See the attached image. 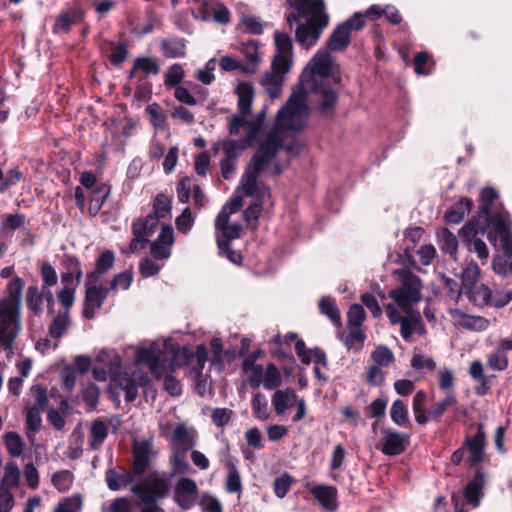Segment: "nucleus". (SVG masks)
<instances>
[{
	"instance_id": "nucleus-1",
	"label": "nucleus",
	"mask_w": 512,
	"mask_h": 512,
	"mask_svg": "<svg viewBox=\"0 0 512 512\" xmlns=\"http://www.w3.org/2000/svg\"><path fill=\"white\" fill-rule=\"evenodd\" d=\"M475 427L477 429L476 433L465 437V445L468 447L469 453L467 459L469 467L473 468L475 471L473 478L468 481L463 489V497L473 508L479 506L484 496L485 473L481 468V464L485 458L487 440L484 423H476Z\"/></svg>"
},
{
	"instance_id": "nucleus-2",
	"label": "nucleus",
	"mask_w": 512,
	"mask_h": 512,
	"mask_svg": "<svg viewBox=\"0 0 512 512\" xmlns=\"http://www.w3.org/2000/svg\"><path fill=\"white\" fill-rule=\"evenodd\" d=\"M295 8L296 12L287 15V22L292 29L294 23H298L300 18L305 19V23L297 26L295 32H320L324 29L329 20L325 12V5L322 0H287Z\"/></svg>"
},
{
	"instance_id": "nucleus-3",
	"label": "nucleus",
	"mask_w": 512,
	"mask_h": 512,
	"mask_svg": "<svg viewBox=\"0 0 512 512\" xmlns=\"http://www.w3.org/2000/svg\"><path fill=\"white\" fill-rule=\"evenodd\" d=\"M393 276H397L400 286L389 292V297L406 315L412 313V308L422 300V280L408 268L395 269Z\"/></svg>"
},
{
	"instance_id": "nucleus-4",
	"label": "nucleus",
	"mask_w": 512,
	"mask_h": 512,
	"mask_svg": "<svg viewBox=\"0 0 512 512\" xmlns=\"http://www.w3.org/2000/svg\"><path fill=\"white\" fill-rule=\"evenodd\" d=\"M172 441L176 444L169 457L172 474L185 475L191 470L190 464L186 460V453L196 445V440L188 428L179 423L173 430Z\"/></svg>"
},
{
	"instance_id": "nucleus-5",
	"label": "nucleus",
	"mask_w": 512,
	"mask_h": 512,
	"mask_svg": "<svg viewBox=\"0 0 512 512\" xmlns=\"http://www.w3.org/2000/svg\"><path fill=\"white\" fill-rule=\"evenodd\" d=\"M131 492L143 505H157L170 492L169 480L158 471L150 473L131 487Z\"/></svg>"
},
{
	"instance_id": "nucleus-6",
	"label": "nucleus",
	"mask_w": 512,
	"mask_h": 512,
	"mask_svg": "<svg viewBox=\"0 0 512 512\" xmlns=\"http://www.w3.org/2000/svg\"><path fill=\"white\" fill-rule=\"evenodd\" d=\"M21 331V311L0 306V349L12 352Z\"/></svg>"
},
{
	"instance_id": "nucleus-7",
	"label": "nucleus",
	"mask_w": 512,
	"mask_h": 512,
	"mask_svg": "<svg viewBox=\"0 0 512 512\" xmlns=\"http://www.w3.org/2000/svg\"><path fill=\"white\" fill-rule=\"evenodd\" d=\"M271 162L256 152L251 157L250 162L241 178V189L245 196H263L262 190H269V188L262 182L258 181L260 173L265 167L269 166Z\"/></svg>"
},
{
	"instance_id": "nucleus-8",
	"label": "nucleus",
	"mask_w": 512,
	"mask_h": 512,
	"mask_svg": "<svg viewBox=\"0 0 512 512\" xmlns=\"http://www.w3.org/2000/svg\"><path fill=\"white\" fill-rule=\"evenodd\" d=\"M478 218L483 220L480 233L486 235L488 241L494 246H496L499 238L512 230L511 216L505 209L491 212L488 215H481Z\"/></svg>"
},
{
	"instance_id": "nucleus-9",
	"label": "nucleus",
	"mask_w": 512,
	"mask_h": 512,
	"mask_svg": "<svg viewBox=\"0 0 512 512\" xmlns=\"http://www.w3.org/2000/svg\"><path fill=\"white\" fill-rule=\"evenodd\" d=\"M306 95V91L302 86L298 88V91H294L292 93L286 104L277 113L276 125L278 127L286 130H299L294 127L293 119L295 116L302 114L306 110Z\"/></svg>"
},
{
	"instance_id": "nucleus-10",
	"label": "nucleus",
	"mask_w": 512,
	"mask_h": 512,
	"mask_svg": "<svg viewBox=\"0 0 512 512\" xmlns=\"http://www.w3.org/2000/svg\"><path fill=\"white\" fill-rule=\"evenodd\" d=\"M199 489L194 479L181 477L174 486V502L183 510L192 508L198 498Z\"/></svg>"
},
{
	"instance_id": "nucleus-11",
	"label": "nucleus",
	"mask_w": 512,
	"mask_h": 512,
	"mask_svg": "<svg viewBox=\"0 0 512 512\" xmlns=\"http://www.w3.org/2000/svg\"><path fill=\"white\" fill-rule=\"evenodd\" d=\"M410 442V435L391 428L383 429L379 449L386 456H398L405 452Z\"/></svg>"
},
{
	"instance_id": "nucleus-12",
	"label": "nucleus",
	"mask_w": 512,
	"mask_h": 512,
	"mask_svg": "<svg viewBox=\"0 0 512 512\" xmlns=\"http://www.w3.org/2000/svg\"><path fill=\"white\" fill-rule=\"evenodd\" d=\"M153 445L151 441L142 440L132 446V468L136 477L142 476L150 467Z\"/></svg>"
},
{
	"instance_id": "nucleus-13",
	"label": "nucleus",
	"mask_w": 512,
	"mask_h": 512,
	"mask_svg": "<svg viewBox=\"0 0 512 512\" xmlns=\"http://www.w3.org/2000/svg\"><path fill=\"white\" fill-rule=\"evenodd\" d=\"M109 294V288L102 286H88L85 290L82 315L91 320L95 317L96 308L100 309Z\"/></svg>"
},
{
	"instance_id": "nucleus-14",
	"label": "nucleus",
	"mask_w": 512,
	"mask_h": 512,
	"mask_svg": "<svg viewBox=\"0 0 512 512\" xmlns=\"http://www.w3.org/2000/svg\"><path fill=\"white\" fill-rule=\"evenodd\" d=\"M383 9L380 5L370 6L364 13L356 12L349 19L339 24L333 32H352L361 30L364 27V19L368 18L374 21L383 15Z\"/></svg>"
},
{
	"instance_id": "nucleus-15",
	"label": "nucleus",
	"mask_w": 512,
	"mask_h": 512,
	"mask_svg": "<svg viewBox=\"0 0 512 512\" xmlns=\"http://www.w3.org/2000/svg\"><path fill=\"white\" fill-rule=\"evenodd\" d=\"M24 287L25 281L20 276L12 277L6 284L5 296L0 298V306L21 311Z\"/></svg>"
},
{
	"instance_id": "nucleus-16",
	"label": "nucleus",
	"mask_w": 512,
	"mask_h": 512,
	"mask_svg": "<svg viewBox=\"0 0 512 512\" xmlns=\"http://www.w3.org/2000/svg\"><path fill=\"white\" fill-rule=\"evenodd\" d=\"M310 493L325 510L332 512L338 508L336 487L318 484L310 488Z\"/></svg>"
},
{
	"instance_id": "nucleus-17",
	"label": "nucleus",
	"mask_w": 512,
	"mask_h": 512,
	"mask_svg": "<svg viewBox=\"0 0 512 512\" xmlns=\"http://www.w3.org/2000/svg\"><path fill=\"white\" fill-rule=\"evenodd\" d=\"M135 478L136 475L133 473V471L126 470L125 468H122L121 472H118L113 468L108 469L105 472V480L107 482V486L112 491H117L121 487L130 485Z\"/></svg>"
},
{
	"instance_id": "nucleus-18",
	"label": "nucleus",
	"mask_w": 512,
	"mask_h": 512,
	"mask_svg": "<svg viewBox=\"0 0 512 512\" xmlns=\"http://www.w3.org/2000/svg\"><path fill=\"white\" fill-rule=\"evenodd\" d=\"M473 207V202L468 197H461L444 214V220L448 224H459Z\"/></svg>"
},
{
	"instance_id": "nucleus-19",
	"label": "nucleus",
	"mask_w": 512,
	"mask_h": 512,
	"mask_svg": "<svg viewBox=\"0 0 512 512\" xmlns=\"http://www.w3.org/2000/svg\"><path fill=\"white\" fill-rule=\"evenodd\" d=\"M238 96V110L242 116H248L251 113L254 99V87L249 82H240L235 90Z\"/></svg>"
},
{
	"instance_id": "nucleus-20",
	"label": "nucleus",
	"mask_w": 512,
	"mask_h": 512,
	"mask_svg": "<svg viewBox=\"0 0 512 512\" xmlns=\"http://www.w3.org/2000/svg\"><path fill=\"white\" fill-rule=\"evenodd\" d=\"M400 325V334L404 340H409L414 332L421 334L425 331V326L420 313L413 309L410 315L403 317Z\"/></svg>"
},
{
	"instance_id": "nucleus-21",
	"label": "nucleus",
	"mask_w": 512,
	"mask_h": 512,
	"mask_svg": "<svg viewBox=\"0 0 512 512\" xmlns=\"http://www.w3.org/2000/svg\"><path fill=\"white\" fill-rule=\"evenodd\" d=\"M110 192L111 186L106 183H102L96 186L91 191L88 207V212L91 216H96L100 212L103 204L106 202L108 196L110 195Z\"/></svg>"
},
{
	"instance_id": "nucleus-22",
	"label": "nucleus",
	"mask_w": 512,
	"mask_h": 512,
	"mask_svg": "<svg viewBox=\"0 0 512 512\" xmlns=\"http://www.w3.org/2000/svg\"><path fill=\"white\" fill-rule=\"evenodd\" d=\"M333 63L329 51H319L312 59L311 74L321 76L323 78L332 75Z\"/></svg>"
},
{
	"instance_id": "nucleus-23",
	"label": "nucleus",
	"mask_w": 512,
	"mask_h": 512,
	"mask_svg": "<svg viewBox=\"0 0 512 512\" xmlns=\"http://www.w3.org/2000/svg\"><path fill=\"white\" fill-rule=\"evenodd\" d=\"M247 59L249 61L250 66H244L240 61H238L230 56H224L220 59L219 65L223 71L230 72V71L240 69L244 73L252 74L255 72V66L258 61V56L256 53L248 54Z\"/></svg>"
},
{
	"instance_id": "nucleus-24",
	"label": "nucleus",
	"mask_w": 512,
	"mask_h": 512,
	"mask_svg": "<svg viewBox=\"0 0 512 512\" xmlns=\"http://www.w3.org/2000/svg\"><path fill=\"white\" fill-rule=\"evenodd\" d=\"M184 38H165L161 41V50L165 58H183L186 55Z\"/></svg>"
},
{
	"instance_id": "nucleus-25",
	"label": "nucleus",
	"mask_w": 512,
	"mask_h": 512,
	"mask_svg": "<svg viewBox=\"0 0 512 512\" xmlns=\"http://www.w3.org/2000/svg\"><path fill=\"white\" fill-rule=\"evenodd\" d=\"M450 408L458 411V400L454 392H448L442 400L434 403L429 408L432 421H440L445 412Z\"/></svg>"
},
{
	"instance_id": "nucleus-26",
	"label": "nucleus",
	"mask_w": 512,
	"mask_h": 512,
	"mask_svg": "<svg viewBox=\"0 0 512 512\" xmlns=\"http://www.w3.org/2000/svg\"><path fill=\"white\" fill-rule=\"evenodd\" d=\"M108 436V427L101 419H96L90 428L88 444L91 450L96 451L101 448Z\"/></svg>"
},
{
	"instance_id": "nucleus-27",
	"label": "nucleus",
	"mask_w": 512,
	"mask_h": 512,
	"mask_svg": "<svg viewBox=\"0 0 512 512\" xmlns=\"http://www.w3.org/2000/svg\"><path fill=\"white\" fill-rule=\"evenodd\" d=\"M111 51L108 56L111 65L119 67L128 57L129 43L125 39H119L118 42L106 41Z\"/></svg>"
},
{
	"instance_id": "nucleus-28",
	"label": "nucleus",
	"mask_w": 512,
	"mask_h": 512,
	"mask_svg": "<svg viewBox=\"0 0 512 512\" xmlns=\"http://www.w3.org/2000/svg\"><path fill=\"white\" fill-rule=\"evenodd\" d=\"M390 417L394 424L403 428H411L409 412L403 400H395L390 407Z\"/></svg>"
},
{
	"instance_id": "nucleus-29",
	"label": "nucleus",
	"mask_w": 512,
	"mask_h": 512,
	"mask_svg": "<svg viewBox=\"0 0 512 512\" xmlns=\"http://www.w3.org/2000/svg\"><path fill=\"white\" fill-rule=\"evenodd\" d=\"M44 296L45 291L41 289V292H39L37 285H31L26 290L25 301L27 309L36 316H40L43 312L42 304Z\"/></svg>"
},
{
	"instance_id": "nucleus-30",
	"label": "nucleus",
	"mask_w": 512,
	"mask_h": 512,
	"mask_svg": "<svg viewBox=\"0 0 512 512\" xmlns=\"http://www.w3.org/2000/svg\"><path fill=\"white\" fill-rule=\"evenodd\" d=\"M320 313L325 315L338 328L342 326L341 313L335 300L331 297H322L318 302Z\"/></svg>"
},
{
	"instance_id": "nucleus-31",
	"label": "nucleus",
	"mask_w": 512,
	"mask_h": 512,
	"mask_svg": "<svg viewBox=\"0 0 512 512\" xmlns=\"http://www.w3.org/2000/svg\"><path fill=\"white\" fill-rule=\"evenodd\" d=\"M471 303L479 308H483L485 306H489L492 291L485 284L476 285L473 289H470L465 293Z\"/></svg>"
},
{
	"instance_id": "nucleus-32",
	"label": "nucleus",
	"mask_w": 512,
	"mask_h": 512,
	"mask_svg": "<svg viewBox=\"0 0 512 512\" xmlns=\"http://www.w3.org/2000/svg\"><path fill=\"white\" fill-rule=\"evenodd\" d=\"M280 149H282V140L277 135L270 134L267 139L259 145L256 153L272 162Z\"/></svg>"
},
{
	"instance_id": "nucleus-33",
	"label": "nucleus",
	"mask_w": 512,
	"mask_h": 512,
	"mask_svg": "<svg viewBox=\"0 0 512 512\" xmlns=\"http://www.w3.org/2000/svg\"><path fill=\"white\" fill-rule=\"evenodd\" d=\"M414 72L420 76H427L435 68V61L428 52H418L413 58Z\"/></svg>"
},
{
	"instance_id": "nucleus-34",
	"label": "nucleus",
	"mask_w": 512,
	"mask_h": 512,
	"mask_svg": "<svg viewBox=\"0 0 512 512\" xmlns=\"http://www.w3.org/2000/svg\"><path fill=\"white\" fill-rule=\"evenodd\" d=\"M297 395L293 388L288 387L285 390H276L272 396V405L278 415L283 414L288 408V401L296 400Z\"/></svg>"
},
{
	"instance_id": "nucleus-35",
	"label": "nucleus",
	"mask_w": 512,
	"mask_h": 512,
	"mask_svg": "<svg viewBox=\"0 0 512 512\" xmlns=\"http://www.w3.org/2000/svg\"><path fill=\"white\" fill-rule=\"evenodd\" d=\"M266 93L271 99H276L281 95L283 86V77L273 73H266L260 80Z\"/></svg>"
},
{
	"instance_id": "nucleus-36",
	"label": "nucleus",
	"mask_w": 512,
	"mask_h": 512,
	"mask_svg": "<svg viewBox=\"0 0 512 512\" xmlns=\"http://www.w3.org/2000/svg\"><path fill=\"white\" fill-rule=\"evenodd\" d=\"M480 279V268L476 262L469 263L461 273V286L465 293L478 285Z\"/></svg>"
},
{
	"instance_id": "nucleus-37",
	"label": "nucleus",
	"mask_w": 512,
	"mask_h": 512,
	"mask_svg": "<svg viewBox=\"0 0 512 512\" xmlns=\"http://www.w3.org/2000/svg\"><path fill=\"white\" fill-rule=\"evenodd\" d=\"M70 325L69 312H59L51 321L49 325V335L53 339L61 338L67 331Z\"/></svg>"
},
{
	"instance_id": "nucleus-38",
	"label": "nucleus",
	"mask_w": 512,
	"mask_h": 512,
	"mask_svg": "<svg viewBox=\"0 0 512 512\" xmlns=\"http://www.w3.org/2000/svg\"><path fill=\"white\" fill-rule=\"evenodd\" d=\"M159 225V219L154 214H148L144 218H138L132 224V230L135 228L141 232L142 237H146L149 239L155 231L157 230Z\"/></svg>"
},
{
	"instance_id": "nucleus-39",
	"label": "nucleus",
	"mask_w": 512,
	"mask_h": 512,
	"mask_svg": "<svg viewBox=\"0 0 512 512\" xmlns=\"http://www.w3.org/2000/svg\"><path fill=\"white\" fill-rule=\"evenodd\" d=\"M459 325L470 331L481 332L488 329L490 321L483 316H472L462 313L460 315Z\"/></svg>"
},
{
	"instance_id": "nucleus-40",
	"label": "nucleus",
	"mask_w": 512,
	"mask_h": 512,
	"mask_svg": "<svg viewBox=\"0 0 512 512\" xmlns=\"http://www.w3.org/2000/svg\"><path fill=\"white\" fill-rule=\"evenodd\" d=\"M27 436L33 440L34 436L31 433H36L40 430L42 425L41 410L37 406H27L25 408Z\"/></svg>"
},
{
	"instance_id": "nucleus-41",
	"label": "nucleus",
	"mask_w": 512,
	"mask_h": 512,
	"mask_svg": "<svg viewBox=\"0 0 512 512\" xmlns=\"http://www.w3.org/2000/svg\"><path fill=\"white\" fill-rule=\"evenodd\" d=\"M498 197L499 194L495 188H483L479 195V200L481 204L478 207L477 216L488 215L489 213L493 212L491 206Z\"/></svg>"
},
{
	"instance_id": "nucleus-42",
	"label": "nucleus",
	"mask_w": 512,
	"mask_h": 512,
	"mask_svg": "<svg viewBox=\"0 0 512 512\" xmlns=\"http://www.w3.org/2000/svg\"><path fill=\"white\" fill-rule=\"evenodd\" d=\"M6 449L12 457H19L25 449V443L21 436L14 431L7 432L4 435Z\"/></svg>"
},
{
	"instance_id": "nucleus-43",
	"label": "nucleus",
	"mask_w": 512,
	"mask_h": 512,
	"mask_svg": "<svg viewBox=\"0 0 512 512\" xmlns=\"http://www.w3.org/2000/svg\"><path fill=\"white\" fill-rule=\"evenodd\" d=\"M20 479V471L18 465L13 462H7L4 468V476L0 482V490L3 491L4 488H12L18 485Z\"/></svg>"
},
{
	"instance_id": "nucleus-44",
	"label": "nucleus",
	"mask_w": 512,
	"mask_h": 512,
	"mask_svg": "<svg viewBox=\"0 0 512 512\" xmlns=\"http://www.w3.org/2000/svg\"><path fill=\"white\" fill-rule=\"evenodd\" d=\"M61 265L65 269L66 273H70L75 276L76 283L74 285L78 286L83 276L82 265L79 258L74 255L64 254Z\"/></svg>"
},
{
	"instance_id": "nucleus-45",
	"label": "nucleus",
	"mask_w": 512,
	"mask_h": 512,
	"mask_svg": "<svg viewBox=\"0 0 512 512\" xmlns=\"http://www.w3.org/2000/svg\"><path fill=\"white\" fill-rule=\"evenodd\" d=\"M145 113L148 115L149 121L155 129L165 128L167 115L158 103H152L146 106Z\"/></svg>"
},
{
	"instance_id": "nucleus-46",
	"label": "nucleus",
	"mask_w": 512,
	"mask_h": 512,
	"mask_svg": "<svg viewBox=\"0 0 512 512\" xmlns=\"http://www.w3.org/2000/svg\"><path fill=\"white\" fill-rule=\"evenodd\" d=\"M316 91L321 94V99L319 102L320 112L322 114L333 112L338 101V94L336 91L331 88H320Z\"/></svg>"
},
{
	"instance_id": "nucleus-47",
	"label": "nucleus",
	"mask_w": 512,
	"mask_h": 512,
	"mask_svg": "<svg viewBox=\"0 0 512 512\" xmlns=\"http://www.w3.org/2000/svg\"><path fill=\"white\" fill-rule=\"evenodd\" d=\"M83 14L78 9L62 12L55 22V28L69 30L74 24L82 20Z\"/></svg>"
},
{
	"instance_id": "nucleus-48",
	"label": "nucleus",
	"mask_w": 512,
	"mask_h": 512,
	"mask_svg": "<svg viewBox=\"0 0 512 512\" xmlns=\"http://www.w3.org/2000/svg\"><path fill=\"white\" fill-rule=\"evenodd\" d=\"M135 361L138 364L146 365L150 372H155V368L159 366L160 358L153 349L140 348L136 352Z\"/></svg>"
},
{
	"instance_id": "nucleus-49",
	"label": "nucleus",
	"mask_w": 512,
	"mask_h": 512,
	"mask_svg": "<svg viewBox=\"0 0 512 512\" xmlns=\"http://www.w3.org/2000/svg\"><path fill=\"white\" fill-rule=\"evenodd\" d=\"M228 468V475L226 478V490L229 493H237L242 490V482L239 471L232 460L226 462Z\"/></svg>"
},
{
	"instance_id": "nucleus-50",
	"label": "nucleus",
	"mask_w": 512,
	"mask_h": 512,
	"mask_svg": "<svg viewBox=\"0 0 512 512\" xmlns=\"http://www.w3.org/2000/svg\"><path fill=\"white\" fill-rule=\"evenodd\" d=\"M282 384V376L274 363L266 366L263 378V386L266 390H274Z\"/></svg>"
},
{
	"instance_id": "nucleus-51",
	"label": "nucleus",
	"mask_w": 512,
	"mask_h": 512,
	"mask_svg": "<svg viewBox=\"0 0 512 512\" xmlns=\"http://www.w3.org/2000/svg\"><path fill=\"white\" fill-rule=\"evenodd\" d=\"M262 193L264 194L263 191ZM256 197L259 198V200L251 203L243 212L244 220L250 226L251 229L257 228V221L263 210V204L261 199L264 197V195L262 197Z\"/></svg>"
},
{
	"instance_id": "nucleus-52",
	"label": "nucleus",
	"mask_w": 512,
	"mask_h": 512,
	"mask_svg": "<svg viewBox=\"0 0 512 512\" xmlns=\"http://www.w3.org/2000/svg\"><path fill=\"white\" fill-rule=\"evenodd\" d=\"M478 216L471 218L459 231V236L466 245L477 239L480 233V223Z\"/></svg>"
},
{
	"instance_id": "nucleus-53",
	"label": "nucleus",
	"mask_w": 512,
	"mask_h": 512,
	"mask_svg": "<svg viewBox=\"0 0 512 512\" xmlns=\"http://www.w3.org/2000/svg\"><path fill=\"white\" fill-rule=\"evenodd\" d=\"M222 149L224 152V159L237 161L240 152L245 150L247 146L239 139V140H224L221 142Z\"/></svg>"
},
{
	"instance_id": "nucleus-54",
	"label": "nucleus",
	"mask_w": 512,
	"mask_h": 512,
	"mask_svg": "<svg viewBox=\"0 0 512 512\" xmlns=\"http://www.w3.org/2000/svg\"><path fill=\"white\" fill-rule=\"evenodd\" d=\"M119 387L125 392V401L133 402L138 396V384L136 380L129 376L128 374H124L119 378Z\"/></svg>"
},
{
	"instance_id": "nucleus-55",
	"label": "nucleus",
	"mask_w": 512,
	"mask_h": 512,
	"mask_svg": "<svg viewBox=\"0 0 512 512\" xmlns=\"http://www.w3.org/2000/svg\"><path fill=\"white\" fill-rule=\"evenodd\" d=\"M440 247L444 253L454 256L458 249V240L456 236L447 228H443L440 233Z\"/></svg>"
},
{
	"instance_id": "nucleus-56",
	"label": "nucleus",
	"mask_w": 512,
	"mask_h": 512,
	"mask_svg": "<svg viewBox=\"0 0 512 512\" xmlns=\"http://www.w3.org/2000/svg\"><path fill=\"white\" fill-rule=\"evenodd\" d=\"M134 68L138 69L139 72L149 76V75H158L160 72V67L157 61L151 57H137L134 60Z\"/></svg>"
},
{
	"instance_id": "nucleus-57",
	"label": "nucleus",
	"mask_w": 512,
	"mask_h": 512,
	"mask_svg": "<svg viewBox=\"0 0 512 512\" xmlns=\"http://www.w3.org/2000/svg\"><path fill=\"white\" fill-rule=\"evenodd\" d=\"M172 200L167 195L163 193H159L156 195L153 201V209L155 216L160 220L161 218H165L167 214L171 211Z\"/></svg>"
},
{
	"instance_id": "nucleus-58",
	"label": "nucleus",
	"mask_w": 512,
	"mask_h": 512,
	"mask_svg": "<svg viewBox=\"0 0 512 512\" xmlns=\"http://www.w3.org/2000/svg\"><path fill=\"white\" fill-rule=\"evenodd\" d=\"M366 319V313L362 305L354 303L347 313V327H361Z\"/></svg>"
},
{
	"instance_id": "nucleus-59",
	"label": "nucleus",
	"mask_w": 512,
	"mask_h": 512,
	"mask_svg": "<svg viewBox=\"0 0 512 512\" xmlns=\"http://www.w3.org/2000/svg\"><path fill=\"white\" fill-rule=\"evenodd\" d=\"M252 410L254 416L260 420H266L269 417L268 413V403L264 394L258 392L253 396L252 402Z\"/></svg>"
},
{
	"instance_id": "nucleus-60",
	"label": "nucleus",
	"mask_w": 512,
	"mask_h": 512,
	"mask_svg": "<svg viewBox=\"0 0 512 512\" xmlns=\"http://www.w3.org/2000/svg\"><path fill=\"white\" fill-rule=\"evenodd\" d=\"M372 360L375 364L388 367L394 361V355L392 351L384 345L377 346L371 354Z\"/></svg>"
},
{
	"instance_id": "nucleus-61",
	"label": "nucleus",
	"mask_w": 512,
	"mask_h": 512,
	"mask_svg": "<svg viewBox=\"0 0 512 512\" xmlns=\"http://www.w3.org/2000/svg\"><path fill=\"white\" fill-rule=\"evenodd\" d=\"M40 275L43 280V291L57 284L58 276L56 270L49 262L42 263L40 268Z\"/></svg>"
},
{
	"instance_id": "nucleus-62",
	"label": "nucleus",
	"mask_w": 512,
	"mask_h": 512,
	"mask_svg": "<svg viewBox=\"0 0 512 512\" xmlns=\"http://www.w3.org/2000/svg\"><path fill=\"white\" fill-rule=\"evenodd\" d=\"M246 136L243 139H240L247 147L251 146L254 141L256 140L257 135L262 130V120L261 119H254L252 121L246 120Z\"/></svg>"
},
{
	"instance_id": "nucleus-63",
	"label": "nucleus",
	"mask_w": 512,
	"mask_h": 512,
	"mask_svg": "<svg viewBox=\"0 0 512 512\" xmlns=\"http://www.w3.org/2000/svg\"><path fill=\"white\" fill-rule=\"evenodd\" d=\"M487 363L490 368L496 371L505 370L509 364L507 354L499 348L494 353L488 355Z\"/></svg>"
},
{
	"instance_id": "nucleus-64",
	"label": "nucleus",
	"mask_w": 512,
	"mask_h": 512,
	"mask_svg": "<svg viewBox=\"0 0 512 512\" xmlns=\"http://www.w3.org/2000/svg\"><path fill=\"white\" fill-rule=\"evenodd\" d=\"M82 507V498L80 495L65 498L59 502L54 512H80Z\"/></svg>"
}]
</instances>
